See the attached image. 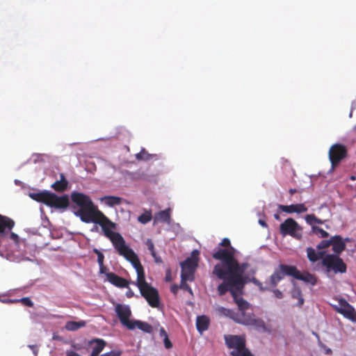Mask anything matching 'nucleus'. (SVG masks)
<instances>
[{"label":"nucleus","instance_id":"46","mask_svg":"<svg viewBox=\"0 0 356 356\" xmlns=\"http://www.w3.org/2000/svg\"><path fill=\"white\" fill-rule=\"evenodd\" d=\"M163 343H164L165 348L166 349H170L172 347V343L170 341V340L169 339L168 337L163 338Z\"/></svg>","mask_w":356,"mask_h":356},{"label":"nucleus","instance_id":"6","mask_svg":"<svg viewBox=\"0 0 356 356\" xmlns=\"http://www.w3.org/2000/svg\"><path fill=\"white\" fill-rule=\"evenodd\" d=\"M322 265L325 268V273L328 274L333 271L335 274L346 272V264L342 259L335 254H327L322 259Z\"/></svg>","mask_w":356,"mask_h":356},{"label":"nucleus","instance_id":"41","mask_svg":"<svg viewBox=\"0 0 356 356\" xmlns=\"http://www.w3.org/2000/svg\"><path fill=\"white\" fill-rule=\"evenodd\" d=\"M232 356H253L251 352L245 347L238 350L236 355H231Z\"/></svg>","mask_w":356,"mask_h":356},{"label":"nucleus","instance_id":"18","mask_svg":"<svg viewBox=\"0 0 356 356\" xmlns=\"http://www.w3.org/2000/svg\"><path fill=\"white\" fill-rule=\"evenodd\" d=\"M107 280L113 285L118 288H128L129 282L127 280L121 277L114 273H106Z\"/></svg>","mask_w":356,"mask_h":356},{"label":"nucleus","instance_id":"7","mask_svg":"<svg viewBox=\"0 0 356 356\" xmlns=\"http://www.w3.org/2000/svg\"><path fill=\"white\" fill-rule=\"evenodd\" d=\"M280 232L283 236L289 235L297 240H300L302 237V227L291 218L286 219L280 224Z\"/></svg>","mask_w":356,"mask_h":356},{"label":"nucleus","instance_id":"15","mask_svg":"<svg viewBox=\"0 0 356 356\" xmlns=\"http://www.w3.org/2000/svg\"><path fill=\"white\" fill-rule=\"evenodd\" d=\"M286 267H292V266L280 264L279 268L270 275L269 284L271 288H275L285 275H289Z\"/></svg>","mask_w":356,"mask_h":356},{"label":"nucleus","instance_id":"28","mask_svg":"<svg viewBox=\"0 0 356 356\" xmlns=\"http://www.w3.org/2000/svg\"><path fill=\"white\" fill-rule=\"evenodd\" d=\"M50 192L43 191L40 193H32L30 197L38 202H42L47 205Z\"/></svg>","mask_w":356,"mask_h":356},{"label":"nucleus","instance_id":"40","mask_svg":"<svg viewBox=\"0 0 356 356\" xmlns=\"http://www.w3.org/2000/svg\"><path fill=\"white\" fill-rule=\"evenodd\" d=\"M331 238L330 240H323L316 246L318 250L323 251L322 250L326 249L331 245Z\"/></svg>","mask_w":356,"mask_h":356},{"label":"nucleus","instance_id":"22","mask_svg":"<svg viewBox=\"0 0 356 356\" xmlns=\"http://www.w3.org/2000/svg\"><path fill=\"white\" fill-rule=\"evenodd\" d=\"M171 219V210L170 209H167L163 211H161L156 213L154 216V223L157 222H165L167 224L170 223Z\"/></svg>","mask_w":356,"mask_h":356},{"label":"nucleus","instance_id":"48","mask_svg":"<svg viewBox=\"0 0 356 356\" xmlns=\"http://www.w3.org/2000/svg\"><path fill=\"white\" fill-rule=\"evenodd\" d=\"M273 292L277 298L281 299L283 298V294H282V291H280L279 289H274V290H273Z\"/></svg>","mask_w":356,"mask_h":356},{"label":"nucleus","instance_id":"17","mask_svg":"<svg viewBox=\"0 0 356 356\" xmlns=\"http://www.w3.org/2000/svg\"><path fill=\"white\" fill-rule=\"evenodd\" d=\"M216 312L220 316H223L226 317H229L234 320L236 323H238V318H241L243 316V314L244 310H248V309H239L238 312H234L232 309H227L221 306H218L216 307Z\"/></svg>","mask_w":356,"mask_h":356},{"label":"nucleus","instance_id":"9","mask_svg":"<svg viewBox=\"0 0 356 356\" xmlns=\"http://www.w3.org/2000/svg\"><path fill=\"white\" fill-rule=\"evenodd\" d=\"M115 312L122 325L129 330H133L134 327L131 325L132 320L129 319L131 316L130 307L127 305L118 303L115 306Z\"/></svg>","mask_w":356,"mask_h":356},{"label":"nucleus","instance_id":"32","mask_svg":"<svg viewBox=\"0 0 356 356\" xmlns=\"http://www.w3.org/2000/svg\"><path fill=\"white\" fill-rule=\"evenodd\" d=\"M152 218V211L150 210H145L143 213L138 217V220L142 224L149 222Z\"/></svg>","mask_w":356,"mask_h":356},{"label":"nucleus","instance_id":"13","mask_svg":"<svg viewBox=\"0 0 356 356\" xmlns=\"http://www.w3.org/2000/svg\"><path fill=\"white\" fill-rule=\"evenodd\" d=\"M338 313L343 315L348 319L352 321H355L356 317V312L352 305H350L346 300L341 299L339 301V306L336 307Z\"/></svg>","mask_w":356,"mask_h":356},{"label":"nucleus","instance_id":"52","mask_svg":"<svg viewBox=\"0 0 356 356\" xmlns=\"http://www.w3.org/2000/svg\"><path fill=\"white\" fill-rule=\"evenodd\" d=\"M154 261L157 264H162L163 263V260L161 258V257L156 255V257H154Z\"/></svg>","mask_w":356,"mask_h":356},{"label":"nucleus","instance_id":"45","mask_svg":"<svg viewBox=\"0 0 356 356\" xmlns=\"http://www.w3.org/2000/svg\"><path fill=\"white\" fill-rule=\"evenodd\" d=\"M20 301L26 306H28V307L33 306V303L29 298H23L20 300Z\"/></svg>","mask_w":356,"mask_h":356},{"label":"nucleus","instance_id":"19","mask_svg":"<svg viewBox=\"0 0 356 356\" xmlns=\"http://www.w3.org/2000/svg\"><path fill=\"white\" fill-rule=\"evenodd\" d=\"M278 209L285 213H301L306 212L307 211V207L305 205V204H296L291 205H282L280 204L278 206Z\"/></svg>","mask_w":356,"mask_h":356},{"label":"nucleus","instance_id":"14","mask_svg":"<svg viewBox=\"0 0 356 356\" xmlns=\"http://www.w3.org/2000/svg\"><path fill=\"white\" fill-rule=\"evenodd\" d=\"M47 205L56 209H66L69 205V199L67 195L58 196L50 193Z\"/></svg>","mask_w":356,"mask_h":356},{"label":"nucleus","instance_id":"4","mask_svg":"<svg viewBox=\"0 0 356 356\" xmlns=\"http://www.w3.org/2000/svg\"><path fill=\"white\" fill-rule=\"evenodd\" d=\"M71 200L79 207V209L75 212V215L86 223H90L97 213L100 211L90 197L84 193L73 192L71 194Z\"/></svg>","mask_w":356,"mask_h":356},{"label":"nucleus","instance_id":"47","mask_svg":"<svg viewBox=\"0 0 356 356\" xmlns=\"http://www.w3.org/2000/svg\"><path fill=\"white\" fill-rule=\"evenodd\" d=\"M146 245L148 248V250L150 251V252H154V243L153 241H152V239L149 238L146 241Z\"/></svg>","mask_w":356,"mask_h":356},{"label":"nucleus","instance_id":"2","mask_svg":"<svg viewBox=\"0 0 356 356\" xmlns=\"http://www.w3.org/2000/svg\"><path fill=\"white\" fill-rule=\"evenodd\" d=\"M92 220L90 222L98 224L102 227L104 236L109 238L120 255L123 256L127 261L137 255L131 248L126 245L122 236L118 232H113L117 229V225L101 211L97 213Z\"/></svg>","mask_w":356,"mask_h":356},{"label":"nucleus","instance_id":"58","mask_svg":"<svg viewBox=\"0 0 356 356\" xmlns=\"http://www.w3.org/2000/svg\"><path fill=\"white\" fill-rule=\"evenodd\" d=\"M274 218L276 219V220H280V215L278 213H275L274 215Z\"/></svg>","mask_w":356,"mask_h":356},{"label":"nucleus","instance_id":"51","mask_svg":"<svg viewBox=\"0 0 356 356\" xmlns=\"http://www.w3.org/2000/svg\"><path fill=\"white\" fill-rule=\"evenodd\" d=\"M179 286L176 284L172 285L170 287V291L172 293L176 294L178 291Z\"/></svg>","mask_w":356,"mask_h":356},{"label":"nucleus","instance_id":"31","mask_svg":"<svg viewBox=\"0 0 356 356\" xmlns=\"http://www.w3.org/2000/svg\"><path fill=\"white\" fill-rule=\"evenodd\" d=\"M305 220L307 224L312 226H316L314 224H323L324 221L318 218L314 214H308L305 217Z\"/></svg>","mask_w":356,"mask_h":356},{"label":"nucleus","instance_id":"39","mask_svg":"<svg viewBox=\"0 0 356 356\" xmlns=\"http://www.w3.org/2000/svg\"><path fill=\"white\" fill-rule=\"evenodd\" d=\"M220 246L222 247H224L225 248H218L216 250H214L213 252H217L218 250H230L231 248H234L232 245H231V243H230V241L229 238H225L222 240V241L219 244Z\"/></svg>","mask_w":356,"mask_h":356},{"label":"nucleus","instance_id":"24","mask_svg":"<svg viewBox=\"0 0 356 356\" xmlns=\"http://www.w3.org/2000/svg\"><path fill=\"white\" fill-rule=\"evenodd\" d=\"M307 258L311 262H316L319 259H322L325 256V251H318L316 252L313 248L309 247L306 250Z\"/></svg>","mask_w":356,"mask_h":356},{"label":"nucleus","instance_id":"42","mask_svg":"<svg viewBox=\"0 0 356 356\" xmlns=\"http://www.w3.org/2000/svg\"><path fill=\"white\" fill-rule=\"evenodd\" d=\"M94 251L97 255V262L99 264V266H102V264H104V254L99 250H98L97 249H95Z\"/></svg>","mask_w":356,"mask_h":356},{"label":"nucleus","instance_id":"5","mask_svg":"<svg viewBox=\"0 0 356 356\" xmlns=\"http://www.w3.org/2000/svg\"><path fill=\"white\" fill-rule=\"evenodd\" d=\"M218 279L223 280V282L218 285L217 289L220 296H223L229 291L239 309L250 308V304L240 296L242 294L244 289V286L241 284L234 282L232 275H229V274L224 275L223 278Z\"/></svg>","mask_w":356,"mask_h":356},{"label":"nucleus","instance_id":"38","mask_svg":"<svg viewBox=\"0 0 356 356\" xmlns=\"http://www.w3.org/2000/svg\"><path fill=\"white\" fill-rule=\"evenodd\" d=\"M8 236L17 247H19L21 243H25V239L20 240L19 236L14 232H11V231L8 233Z\"/></svg>","mask_w":356,"mask_h":356},{"label":"nucleus","instance_id":"26","mask_svg":"<svg viewBox=\"0 0 356 356\" xmlns=\"http://www.w3.org/2000/svg\"><path fill=\"white\" fill-rule=\"evenodd\" d=\"M131 325H133V330L136 327L143 331L146 333H152L153 332L152 326L147 322L140 321L138 320H132Z\"/></svg>","mask_w":356,"mask_h":356},{"label":"nucleus","instance_id":"59","mask_svg":"<svg viewBox=\"0 0 356 356\" xmlns=\"http://www.w3.org/2000/svg\"><path fill=\"white\" fill-rule=\"evenodd\" d=\"M193 254H195V253H197V254H198V251H197V250H195V251H193Z\"/></svg>","mask_w":356,"mask_h":356},{"label":"nucleus","instance_id":"44","mask_svg":"<svg viewBox=\"0 0 356 356\" xmlns=\"http://www.w3.org/2000/svg\"><path fill=\"white\" fill-rule=\"evenodd\" d=\"M181 289H184V290H186V291H188V292H190L191 293H192V290L190 287V286L187 284V280H183L182 279L181 280V283H180V286H179Z\"/></svg>","mask_w":356,"mask_h":356},{"label":"nucleus","instance_id":"3","mask_svg":"<svg viewBox=\"0 0 356 356\" xmlns=\"http://www.w3.org/2000/svg\"><path fill=\"white\" fill-rule=\"evenodd\" d=\"M129 261L132 264L137 273L136 285L138 288L141 296L147 300L149 305L154 308L159 307L160 305V296L158 290L147 283L145 280V271L138 255Z\"/></svg>","mask_w":356,"mask_h":356},{"label":"nucleus","instance_id":"36","mask_svg":"<svg viewBox=\"0 0 356 356\" xmlns=\"http://www.w3.org/2000/svg\"><path fill=\"white\" fill-rule=\"evenodd\" d=\"M312 233L318 235L320 238H327L329 236L328 232L317 226L312 227Z\"/></svg>","mask_w":356,"mask_h":356},{"label":"nucleus","instance_id":"43","mask_svg":"<svg viewBox=\"0 0 356 356\" xmlns=\"http://www.w3.org/2000/svg\"><path fill=\"white\" fill-rule=\"evenodd\" d=\"M134 179H147V175L143 172H137L133 175Z\"/></svg>","mask_w":356,"mask_h":356},{"label":"nucleus","instance_id":"55","mask_svg":"<svg viewBox=\"0 0 356 356\" xmlns=\"http://www.w3.org/2000/svg\"><path fill=\"white\" fill-rule=\"evenodd\" d=\"M259 223L264 227H267L268 226L266 221L261 219L259 220Z\"/></svg>","mask_w":356,"mask_h":356},{"label":"nucleus","instance_id":"12","mask_svg":"<svg viewBox=\"0 0 356 356\" xmlns=\"http://www.w3.org/2000/svg\"><path fill=\"white\" fill-rule=\"evenodd\" d=\"M287 273L290 276L302 280L306 283L311 284L312 286H314L317 284V278L315 275L305 272L304 273H301L296 266H292V267H286Z\"/></svg>","mask_w":356,"mask_h":356},{"label":"nucleus","instance_id":"54","mask_svg":"<svg viewBox=\"0 0 356 356\" xmlns=\"http://www.w3.org/2000/svg\"><path fill=\"white\" fill-rule=\"evenodd\" d=\"M106 268L102 264V266H99V272L100 273H106Z\"/></svg>","mask_w":356,"mask_h":356},{"label":"nucleus","instance_id":"56","mask_svg":"<svg viewBox=\"0 0 356 356\" xmlns=\"http://www.w3.org/2000/svg\"><path fill=\"white\" fill-rule=\"evenodd\" d=\"M289 193H290L291 195H293V194H294L295 193H296V192H297V190H296V189H295V188H291V189H289Z\"/></svg>","mask_w":356,"mask_h":356},{"label":"nucleus","instance_id":"11","mask_svg":"<svg viewBox=\"0 0 356 356\" xmlns=\"http://www.w3.org/2000/svg\"><path fill=\"white\" fill-rule=\"evenodd\" d=\"M225 343L229 349H232L230 355H236L238 350L245 348V340L238 335H225Z\"/></svg>","mask_w":356,"mask_h":356},{"label":"nucleus","instance_id":"49","mask_svg":"<svg viewBox=\"0 0 356 356\" xmlns=\"http://www.w3.org/2000/svg\"><path fill=\"white\" fill-rule=\"evenodd\" d=\"M28 347L33 351L35 356H38V348L36 345H29Z\"/></svg>","mask_w":356,"mask_h":356},{"label":"nucleus","instance_id":"35","mask_svg":"<svg viewBox=\"0 0 356 356\" xmlns=\"http://www.w3.org/2000/svg\"><path fill=\"white\" fill-rule=\"evenodd\" d=\"M181 279L183 280L193 281L194 279V272L186 270L184 268H181Z\"/></svg>","mask_w":356,"mask_h":356},{"label":"nucleus","instance_id":"33","mask_svg":"<svg viewBox=\"0 0 356 356\" xmlns=\"http://www.w3.org/2000/svg\"><path fill=\"white\" fill-rule=\"evenodd\" d=\"M291 297L294 299L298 300V306L302 307L304 304V299L302 296L301 290L299 288H295L291 292Z\"/></svg>","mask_w":356,"mask_h":356},{"label":"nucleus","instance_id":"21","mask_svg":"<svg viewBox=\"0 0 356 356\" xmlns=\"http://www.w3.org/2000/svg\"><path fill=\"white\" fill-rule=\"evenodd\" d=\"M331 245L332 246V250L334 253L339 254L342 252L346 248V243L343 241V238L339 235H336L331 237Z\"/></svg>","mask_w":356,"mask_h":356},{"label":"nucleus","instance_id":"25","mask_svg":"<svg viewBox=\"0 0 356 356\" xmlns=\"http://www.w3.org/2000/svg\"><path fill=\"white\" fill-rule=\"evenodd\" d=\"M60 180L56 181L51 184V188L57 192H63L67 188L68 181L63 173L60 175Z\"/></svg>","mask_w":356,"mask_h":356},{"label":"nucleus","instance_id":"23","mask_svg":"<svg viewBox=\"0 0 356 356\" xmlns=\"http://www.w3.org/2000/svg\"><path fill=\"white\" fill-rule=\"evenodd\" d=\"M209 324L210 320L207 316L202 315L197 317L196 327L200 333L202 334L203 332L208 330Z\"/></svg>","mask_w":356,"mask_h":356},{"label":"nucleus","instance_id":"57","mask_svg":"<svg viewBox=\"0 0 356 356\" xmlns=\"http://www.w3.org/2000/svg\"><path fill=\"white\" fill-rule=\"evenodd\" d=\"M150 253L153 258L156 257V256L157 255L155 250H154V252H150Z\"/></svg>","mask_w":356,"mask_h":356},{"label":"nucleus","instance_id":"1","mask_svg":"<svg viewBox=\"0 0 356 356\" xmlns=\"http://www.w3.org/2000/svg\"><path fill=\"white\" fill-rule=\"evenodd\" d=\"M235 249L220 250L217 252H213L212 257L220 263L216 264L212 273L218 278H223L224 275L229 274L232 275L233 281L241 284L244 287L248 283L249 277L244 274L249 266L248 263H239L234 255Z\"/></svg>","mask_w":356,"mask_h":356},{"label":"nucleus","instance_id":"8","mask_svg":"<svg viewBox=\"0 0 356 356\" xmlns=\"http://www.w3.org/2000/svg\"><path fill=\"white\" fill-rule=\"evenodd\" d=\"M331 163V169L334 170L347 156V149L345 145L339 143L332 145L328 152Z\"/></svg>","mask_w":356,"mask_h":356},{"label":"nucleus","instance_id":"50","mask_svg":"<svg viewBox=\"0 0 356 356\" xmlns=\"http://www.w3.org/2000/svg\"><path fill=\"white\" fill-rule=\"evenodd\" d=\"M159 335L163 339L165 338V337H168V334L167 332L165 331V330L163 327H161L160 328Z\"/></svg>","mask_w":356,"mask_h":356},{"label":"nucleus","instance_id":"34","mask_svg":"<svg viewBox=\"0 0 356 356\" xmlns=\"http://www.w3.org/2000/svg\"><path fill=\"white\" fill-rule=\"evenodd\" d=\"M156 156V154H150L145 149H142L139 153L136 154V158L138 160L148 161Z\"/></svg>","mask_w":356,"mask_h":356},{"label":"nucleus","instance_id":"53","mask_svg":"<svg viewBox=\"0 0 356 356\" xmlns=\"http://www.w3.org/2000/svg\"><path fill=\"white\" fill-rule=\"evenodd\" d=\"M126 296L127 298H131L134 296V292L129 289L127 293H126Z\"/></svg>","mask_w":356,"mask_h":356},{"label":"nucleus","instance_id":"16","mask_svg":"<svg viewBox=\"0 0 356 356\" xmlns=\"http://www.w3.org/2000/svg\"><path fill=\"white\" fill-rule=\"evenodd\" d=\"M15 225L10 218L0 214V238L6 237Z\"/></svg>","mask_w":356,"mask_h":356},{"label":"nucleus","instance_id":"20","mask_svg":"<svg viewBox=\"0 0 356 356\" xmlns=\"http://www.w3.org/2000/svg\"><path fill=\"white\" fill-rule=\"evenodd\" d=\"M106 341L102 339H94L89 341V345L92 348L90 356H99V354L106 346Z\"/></svg>","mask_w":356,"mask_h":356},{"label":"nucleus","instance_id":"27","mask_svg":"<svg viewBox=\"0 0 356 356\" xmlns=\"http://www.w3.org/2000/svg\"><path fill=\"white\" fill-rule=\"evenodd\" d=\"M100 200L104 202L108 207L120 205L122 203V198L113 195H106L101 197Z\"/></svg>","mask_w":356,"mask_h":356},{"label":"nucleus","instance_id":"29","mask_svg":"<svg viewBox=\"0 0 356 356\" xmlns=\"http://www.w3.org/2000/svg\"><path fill=\"white\" fill-rule=\"evenodd\" d=\"M197 266V261L194 258H188L181 264V268L192 270L195 273Z\"/></svg>","mask_w":356,"mask_h":356},{"label":"nucleus","instance_id":"10","mask_svg":"<svg viewBox=\"0 0 356 356\" xmlns=\"http://www.w3.org/2000/svg\"><path fill=\"white\" fill-rule=\"evenodd\" d=\"M247 310H244L241 318H238V323L245 325H252L258 330L263 331L266 330L265 322L259 318H255L252 313H247Z\"/></svg>","mask_w":356,"mask_h":356},{"label":"nucleus","instance_id":"37","mask_svg":"<svg viewBox=\"0 0 356 356\" xmlns=\"http://www.w3.org/2000/svg\"><path fill=\"white\" fill-rule=\"evenodd\" d=\"M248 282H252L253 283L254 285H256L257 286L259 287V290L261 291H269L270 290V288L268 287V286H264L262 283L261 282H259L256 277H249L248 278Z\"/></svg>","mask_w":356,"mask_h":356},{"label":"nucleus","instance_id":"30","mask_svg":"<svg viewBox=\"0 0 356 356\" xmlns=\"http://www.w3.org/2000/svg\"><path fill=\"white\" fill-rule=\"evenodd\" d=\"M86 325V322L83 321H81L79 322L76 321H68L65 325V329L69 331H75L79 330L81 327H83Z\"/></svg>","mask_w":356,"mask_h":356},{"label":"nucleus","instance_id":"60","mask_svg":"<svg viewBox=\"0 0 356 356\" xmlns=\"http://www.w3.org/2000/svg\"><path fill=\"white\" fill-rule=\"evenodd\" d=\"M351 179L354 180V179H355V177H351Z\"/></svg>","mask_w":356,"mask_h":356}]
</instances>
